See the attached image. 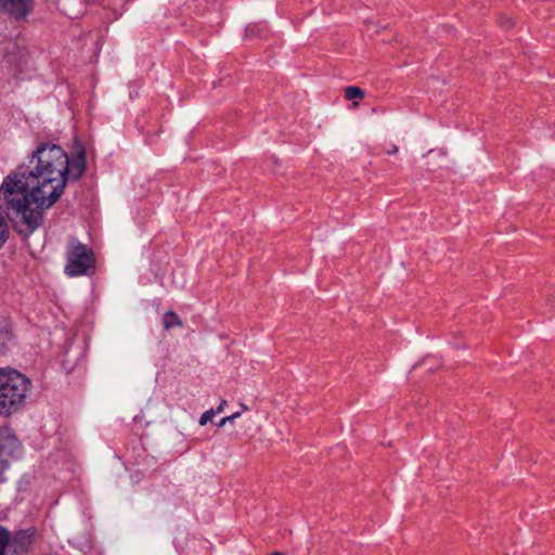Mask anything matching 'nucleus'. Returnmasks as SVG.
Listing matches in <instances>:
<instances>
[{
  "instance_id": "nucleus-1",
  "label": "nucleus",
  "mask_w": 555,
  "mask_h": 555,
  "mask_svg": "<svg viewBox=\"0 0 555 555\" xmlns=\"http://www.w3.org/2000/svg\"><path fill=\"white\" fill-rule=\"evenodd\" d=\"M85 169L83 147L69 159L59 145L43 143L33 153L28 169L20 168L3 180L0 202L20 217L26 227L20 231L30 234L41 225L43 211L61 197L67 180H78Z\"/></svg>"
},
{
  "instance_id": "nucleus-2",
  "label": "nucleus",
  "mask_w": 555,
  "mask_h": 555,
  "mask_svg": "<svg viewBox=\"0 0 555 555\" xmlns=\"http://www.w3.org/2000/svg\"><path fill=\"white\" fill-rule=\"evenodd\" d=\"M29 379L15 370L0 369V414L10 415L24 403Z\"/></svg>"
},
{
  "instance_id": "nucleus-3",
  "label": "nucleus",
  "mask_w": 555,
  "mask_h": 555,
  "mask_svg": "<svg viewBox=\"0 0 555 555\" xmlns=\"http://www.w3.org/2000/svg\"><path fill=\"white\" fill-rule=\"evenodd\" d=\"M66 260L65 273L68 276L88 274L93 269L95 261L93 253L75 238L68 243Z\"/></svg>"
},
{
  "instance_id": "nucleus-4",
  "label": "nucleus",
  "mask_w": 555,
  "mask_h": 555,
  "mask_svg": "<svg viewBox=\"0 0 555 555\" xmlns=\"http://www.w3.org/2000/svg\"><path fill=\"white\" fill-rule=\"evenodd\" d=\"M15 444V437L9 430L0 429V482L5 480L4 474Z\"/></svg>"
},
{
  "instance_id": "nucleus-5",
  "label": "nucleus",
  "mask_w": 555,
  "mask_h": 555,
  "mask_svg": "<svg viewBox=\"0 0 555 555\" xmlns=\"http://www.w3.org/2000/svg\"><path fill=\"white\" fill-rule=\"evenodd\" d=\"M31 9V0H0V13H7L15 18L25 17Z\"/></svg>"
},
{
  "instance_id": "nucleus-6",
  "label": "nucleus",
  "mask_w": 555,
  "mask_h": 555,
  "mask_svg": "<svg viewBox=\"0 0 555 555\" xmlns=\"http://www.w3.org/2000/svg\"><path fill=\"white\" fill-rule=\"evenodd\" d=\"M34 531L30 529L20 530L13 535L10 534V553L21 555L28 551L33 542Z\"/></svg>"
},
{
  "instance_id": "nucleus-7",
  "label": "nucleus",
  "mask_w": 555,
  "mask_h": 555,
  "mask_svg": "<svg viewBox=\"0 0 555 555\" xmlns=\"http://www.w3.org/2000/svg\"><path fill=\"white\" fill-rule=\"evenodd\" d=\"M7 548L10 551V531L0 526V555H4Z\"/></svg>"
},
{
  "instance_id": "nucleus-8",
  "label": "nucleus",
  "mask_w": 555,
  "mask_h": 555,
  "mask_svg": "<svg viewBox=\"0 0 555 555\" xmlns=\"http://www.w3.org/2000/svg\"><path fill=\"white\" fill-rule=\"evenodd\" d=\"M163 321H164V327L166 330H170L173 326L181 325V321H180L179 317L172 311L166 312Z\"/></svg>"
},
{
  "instance_id": "nucleus-9",
  "label": "nucleus",
  "mask_w": 555,
  "mask_h": 555,
  "mask_svg": "<svg viewBox=\"0 0 555 555\" xmlns=\"http://www.w3.org/2000/svg\"><path fill=\"white\" fill-rule=\"evenodd\" d=\"M9 237V224L3 217V215L0 212V248L2 245L7 242Z\"/></svg>"
},
{
  "instance_id": "nucleus-10",
  "label": "nucleus",
  "mask_w": 555,
  "mask_h": 555,
  "mask_svg": "<svg viewBox=\"0 0 555 555\" xmlns=\"http://www.w3.org/2000/svg\"><path fill=\"white\" fill-rule=\"evenodd\" d=\"M345 96L347 100L362 99L364 92L358 87L350 86L345 89Z\"/></svg>"
},
{
  "instance_id": "nucleus-11",
  "label": "nucleus",
  "mask_w": 555,
  "mask_h": 555,
  "mask_svg": "<svg viewBox=\"0 0 555 555\" xmlns=\"http://www.w3.org/2000/svg\"><path fill=\"white\" fill-rule=\"evenodd\" d=\"M216 416V411L215 409H210L206 412H204L202 414V416L199 417V425L201 426H204L206 425L207 423L211 422L214 420V417Z\"/></svg>"
},
{
  "instance_id": "nucleus-12",
  "label": "nucleus",
  "mask_w": 555,
  "mask_h": 555,
  "mask_svg": "<svg viewBox=\"0 0 555 555\" xmlns=\"http://www.w3.org/2000/svg\"><path fill=\"white\" fill-rule=\"evenodd\" d=\"M241 415V412H236L232 415H229V416H225V417H222L220 420V422L218 423V427H223L227 423H230V422H233L234 420H236L237 417H240Z\"/></svg>"
},
{
  "instance_id": "nucleus-13",
  "label": "nucleus",
  "mask_w": 555,
  "mask_h": 555,
  "mask_svg": "<svg viewBox=\"0 0 555 555\" xmlns=\"http://www.w3.org/2000/svg\"><path fill=\"white\" fill-rule=\"evenodd\" d=\"M225 404H227V401L222 400L221 403L217 406V409H215L216 414L221 413L223 411Z\"/></svg>"
},
{
  "instance_id": "nucleus-14",
  "label": "nucleus",
  "mask_w": 555,
  "mask_h": 555,
  "mask_svg": "<svg viewBox=\"0 0 555 555\" xmlns=\"http://www.w3.org/2000/svg\"><path fill=\"white\" fill-rule=\"evenodd\" d=\"M271 555H285V554H284V553H282V552H274V553H272Z\"/></svg>"
},
{
  "instance_id": "nucleus-15",
  "label": "nucleus",
  "mask_w": 555,
  "mask_h": 555,
  "mask_svg": "<svg viewBox=\"0 0 555 555\" xmlns=\"http://www.w3.org/2000/svg\"><path fill=\"white\" fill-rule=\"evenodd\" d=\"M398 151V149L395 146L393 149H391V153H396Z\"/></svg>"
}]
</instances>
